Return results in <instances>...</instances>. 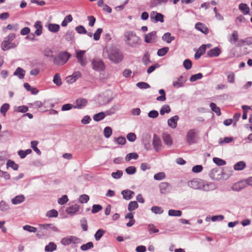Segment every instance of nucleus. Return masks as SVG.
I'll use <instances>...</instances> for the list:
<instances>
[{"label":"nucleus","instance_id":"obj_53","mask_svg":"<svg viewBox=\"0 0 252 252\" xmlns=\"http://www.w3.org/2000/svg\"><path fill=\"white\" fill-rule=\"evenodd\" d=\"M213 161L218 166H222L226 164V161L225 160L219 158H213Z\"/></svg>","mask_w":252,"mask_h":252},{"label":"nucleus","instance_id":"obj_49","mask_svg":"<svg viewBox=\"0 0 252 252\" xmlns=\"http://www.w3.org/2000/svg\"><path fill=\"white\" fill-rule=\"evenodd\" d=\"M38 144V142L37 141H32L31 143V147L38 155H40L41 153L40 150L37 147Z\"/></svg>","mask_w":252,"mask_h":252},{"label":"nucleus","instance_id":"obj_48","mask_svg":"<svg viewBox=\"0 0 252 252\" xmlns=\"http://www.w3.org/2000/svg\"><path fill=\"white\" fill-rule=\"evenodd\" d=\"M182 214V212L180 210H176L170 209L168 211V215L174 217H180Z\"/></svg>","mask_w":252,"mask_h":252},{"label":"nucleus","instance_id":"obj_47","mask_svg":"<svg viewBox=\"0 0 252 252\" xmlns=\"http://www.w3.org/2000/svg\"><path fill=\"white\" fill-rule=\"evenodd\" d=\"M73 20L72 17L70 14H69L65 17L64 20L62 21L61 25L62 27H66L67 24L71 22Z\"/></svg>","mask_w":252,"mask_h":252},{"label":"nucleus","instance_id":"obj_64","mask_svg":"<svg viewBox=\"0 0 252 252\" xmlns=\"http://www.w3.org/2000/svg\"><path fill=\"white\" fill-rule=\"evenodd\" d=\"M58 216V212L55 209H52L47 212L46 216L48 218L57 217Z\"/></svg>","mask_w":252,"mask_h":252},{"label":"nucleus","instance_id":"obj_40","mask_svg":"<svg viewBox=\"0 0 252 252\" xmlns=\"http://www.w3.org/2000/svg\"><path fill=\"white\" fill-rule=\"evenodd\" d=\"M30 106L34 107V108H42V107H46L45 106V104H46V103L45 102H42L41 101H35L34 102L32 103H30L29 104Z\"/></svg>","mask_w":252,"mask_h":252},{"label":"nucleus","instance_id":"obj_24","mask_svg":"<svg viewBox=\"0 0 252 252\" xmlns=\"http://www.w3.org/2000/svg\"><path fill=\"white\" fill-rule=\"evenodd\" d=\"M206 48V45L203 44L198 48L194 55V58L196 60L199 59L200 57L205 53Z\"/></svg>","mask_w":252,"mask_h":252},{"label":"nucleus","instance_id":"obj_7","mask_svg":"<svg viewBox=\"0 0 252 252\" xmlns=\"http://www.w3.org/2000/svg\"><path fill=\"white\" fill-rule=\"evenodd\" d=\"M92 68L96 71H101L104 70L105 66L103 61L99 58H94L92 61Z\"/></svg>","mask_w":252,"mask_h":252},{"label":"nucleus","instance_id":"obj_17","mask_svg":"<svg viewBox=\"0 0 252 252\" xmlns=\"http://www.w3.org/2000/svg\"><path fill=\"white\" fill-rule=\"evenodd\" d=\"M160 192L162 194H165L170 191V184L167 182H162L159 185Z\"/></svg>","mask_w":252,"mask_h":252},{"label":"nucleus","instance_id":"obj_27","mask_svg":"<svg viewBox=\"0 0 252 252\" xmlns=\"http://www.w3.org/2000/svg\"><path fill=\"white\" fill-rule=\"evenodd\" d=\"M238 37L239 35L238 32L237 31H234L230 35L228 40L230 43L235 45L239 39Z\"/></svg>","mask_w":252,"mask_h":252},{"label":"nucleus","instance_id":"obj_35","mask_svg":"<svg viewBox=\"0 0 252 252\" xmlns=\"http://www.w3.org/2000/svg\"><path fill=\"white\" fill-rule=\"evenodd\" d=\"M210 107L212 111L214 112L217 114V115L220 116L221 115L220 108L218 107L215 103L211 102L210 104Z\"/></svg>","mask_w":252,"mask_h":252},{"label":"nucleus","instance_id":"obj_41","mask_svg":"<svg viewBox=\"0 0 252 252\" xmlns=\"http://www.w3.org/2000/svg\"><path fill=\"white\" fill-rule=\"evenodd\" d=\"M105 231L102 229H99L94 234V238L96 241H99L105 234Z\"/></svg>","mask_w":252,"mask_h":252},{"label":"nucleus","instance_id":"obj_15","mask_svg":"<svg viewBox=\"0 0 252 252\" xmlns=\"http://www.w3.org/2000/svg\"><path fill=\"white\" fill-rule=\"evenodd\" d=\"M80 210V206L78 204H74L67 207L66 209V212L67 214L73 216L77 213Z\"/></svg>","mask_w":252,"mask_h":252},{"label":"nucleus","instance_id":"obj_59","mask_svg":"<svg viewBox=\"0 0 252 252\" xmlns=\"http://www.w3.org/2000/svg\"><path fill=\"white\" fill-rule=\"evenodd\" d=\"M39 228L40 229L38 231L36 234L37 237L40 238L42 236H46L48 235L49 232H47V230L44 229L43 227H39Z\"/></svg>","mask_w":252,"mask_h":252},{"label":"nucleus","instance_id":"obj_31","mask_svg":"<svg viewBox=\"0 0 252 252\" xmlns=\"http://www.w3.org/2000/svg\"><path fill=\"white\" fill-rule=\"evenodd\" d=\"M239 9L244 14H248L250 12V8L248 5L244 3H241L239 5Z\"/></svg>","mask_w":252,"mask_h":252},{"label":"nucleus","instance_id":"obj_44","mask_svg":"<svg viewBox=\"0 0 252 252\" xmlns=\"http://www.w3.org/2000/svg\"><path fill=\"white\" fill-rule=\"evenodd\" d=\"M138 157V155L136 153H130L126 156L125 159L126 161H129L132 159H137Z\"/></svg>","mask_w":252,"mask_h":252},{"label":"nucleus","instance_id":"obj_33","mask_svg":"<svg viewBox=\"0 0 252 252\" xmlns=\"http://www.w3.org/2000/svg\"><path fill=\"white\" fill-rule=\"evenodd\" d=\"M162 39L166 41L168 43H170L172 41L175 39V37L171 35L170 32H166L163 34L162 37Z\"/></svg>","mask_w":252,"mask_h":252},{"label":"nucleus","instance_id":"obj_43","mask_svg":"<svg viewBox=\"0 0 252 252\" xmlns=\"http://www.w3.org/2000/svg\"><path fill=\"white\" fill-rule=\"evenodd\" d=\"M142 60V62L145 65H147L151 63L150 54L148 51L145 52Z\"/></svg>","mask_w":252,"mask_h":252},{"label":"nucleus","instance_id":"obj_22","mask_svg":"<svg viewBox=\"0 0 252 252\" xmlns=\"http://www.w3.org/2000/svg\"><path fill=\"white\" fill-rule=\"evenodd\" d=\"M221 53V50L219 47H215L207 52L209 57H218Z\"/></svg>","mask_w":252,"mask_h":252},{"label":"nucleus","instance_id":"obj_5","mask_svg":"<svg viewBox=\"0 0 252 252\" xmlns=\"http://www.w3.org/2000/svg\"><path fill=\"white\" fill-rule=\"evenodd\" d=\"M198 131L194 129H189L186 135V141L189 145H192L196 143L198 138L197 136Z\"/></svg>","mask_w":252,"mask_h":252},{"label":"nucleus","instance_id":"obj_23","mask_svg":"<svg viewBox=\"0 0 252 252\" xmlns=\"http://www.w3.org/2000/svg\"><path fill=\"white\" fill-rule=\"evenodd\" d=\"M46 27L49 31L53 33L57 32L60 29V25L57 24L49 23L46 25Z\"/></svg>","mask_w":252,"mask_h":252},{"label":"nucleus","instance_id":"obj_55","mask_svg":"<svg viewBox=\"0 0 252 252\" xmlns=\"http://www.w3.org/2000/svg\"><path fill=\"white\" fill-rule=\"evenodd\" d=\"M81 76V74L80 72L77 71V72H74L72 74V75L70 77V83H72L74 82L75 81H76L77 80V79L79 78Z\"/></svg>","mask_w":252,"mask_h":252},{"label":"nucleus","instance_id":"obj_63","mask_svg":"<svg viewBox=\"0 0 252 252\" xmlns=\"http://www.w3.org/2000/svg\"><path fill=\"white\" fill-rule=\"evenodd\" d=\"M44 55L46 57L51 58L54 59L55 56L53 55V51L49 48H46L43 50Z\"/></svg>","mask_w":252,"mask_h":252},{"label":"nucleus","instance_id":"obj_46","mask_svg":"<svg viewBox=\"0 0 252 252\" xmlns=\"http://www.w3.org/2000/svg\"><path fill=\"white\" fill-rule=\"evenodd\" d=\"M53 81L57 86H60L62 84V80L59 73L55 74Z\"/></svg>","mask_w":252,"mask_h":252},{"label":"nucleus","instance_id":"obj_12","mask_svg":"<svg viewBox=\"0 0 252 252\" xmlns=\"http://www.w3.org/2000/svg\"><path fill=\"white\" fill-rule=\"evenodd\" d=\"M75 105L73 106L74 109H82L88 104V100L86 98H79L76 100Z\"/></svg>","mask_w":252,"mask_h":252},{"label":"nucleus","instance_id":"obj_10","mask_svg":"<svg viewBox=\"0 0 252 252\" xmlns=\"http://www.w3.org/2000/svg\"><path fill=\"white\" fill-rule=\"evenodd\" d=\"M152 144L155 151L158 152L161 150L162 145L159 137L156 134L154 135Z\"/></svg>","mask_w":252,"mask_h":252},{"label":"nucleus","instance_id":"obj_34","mask_svg":"<svg viewBox=\"0 0 252 252\" xmlns=\"http://www.w3.org/2000/svg\"><path fill=\"white\" fill-rule=\"evenodd\" d=\"M120 109V106L119 105L113 106L109 110H108L104 112L106 116L110 115L113 114L115 112Z\"/></svg>","mask_w":252,"mask_h":252},{"label":"nucleus","instance_id":"obj_25","mask_svg":"<svg viewBox=\"0 0 252 252\" xmlns=\"http://www.w3.org/2000/svg\"><path fill=\"white\" fill-rule=\"evenodd\" d=\"M168 0H150V7L151 8L157 7L162 4H166Z\"/></svg>","mask_w":252,"mask_h":252},{"label":"nucleus","instance_id":"obj_30","mask_svg":"<svg viewBox=\"0 0 252 252\" xmlns=\"http://www.w3.org/2000/svg\"><path fill=\"white\" fill-rule=\"evenodd\" d=\"M163 140L164 143L167 146H171L172 144V139L171 136L168 133H163L162 135Z\"/></svg>","mask_w":252,"mask_h":252},{"label":"nucleus","instance_id":"obj_60","mask_svg":"<svg viewBox=\"0 0 252 252\" xmlns=\"http://www.w3.org/2000/svg\"><path fill=\"white\" fill-rule=\"evenodd\" d=\"M114 142L117 143L119 145H124L126 143V138L123 136H119L114 138Z\"/></svg>","mask_w":252,"mask_h":252},{"label":"nucleus","instance_id":"obj_26","mask_svg":"<svg viewBox=\"0 0 252 252\" xmlns=\"http://www.w3.org/2000/svg\"><path fill=\"white\" fill-rule=\"evenodd\" d=\"M34 27L36 29L34 32V34L37 36H39L42 34L43 26L41 22L40 21H36L34 25Z\"/></svg>","mask_w":252,"mask_h":252},{"label":"nucleus","instance_id":"obj_20","mask_svg":"<svg viewBox=\"0 0 252 252\" xmlns=\"http://www.w3.org/2000/svg\"><path fill=\"white\" fill-rule=\"evenodd\" d=\"M157 38V32L153 31L145 35V41L146 43H151Z\"/></svg>","mask_w":252,"mask_h":252},{"label":"nucleus","instance_id":"obj_14","mask_svg":"<svg viewBox=\"0 0 252 252\" xmlns=\"http://www.w3.org/2000/svg\"><path fill=\"white\" fill-rule=\"evenodd\" d=\"M85 52L86 51L84 50L76 51V58L78 63L82 66H85L87 64L86 60L83 58Z\"/></svg>","mask_w":252,"mask_h":252},{"label":"nucleus","instance_id":"obj_13","mask_svg":"<svg viewBox=\"0 0 252 252\" xmlns=\"http://www.w3.org/2000/svg\"><path fill=\"white\" fill-rule=\"evenodd\" d=\"M247 185V180L241 181L235 183L232 187V189L234 191H239L245 188Z\"/></svg>","mask_w":252,"mask_h":252},{"label":"nucleus","instance_id":"obj_37","mask_svg":"<svg viewBox=\"0 0 252 252\" xmlns=\"http://www.w3.org/2000/svg\"><path fill=\"white\" fill-rule=\"evenodd\" d=\"M57 249V246L54 242H50L48 245L45 247L46 252H52Z\"/></svg>","mask_w":252,"mask_h":252},{"label":"nucleus","instance_id":"obj_38","mask_svg":"<svg viewBox=\"0 0 252 252\" xmlns=\"http://www.w3.org/2000/svg\"><path fill=\"white\" fill-rule=\"evenodd\" d=\"M105 117V114L103 112H99L94 114L93 116V119L96 122H99L103 120Z\"/></svg>","mask_w":252,"mask_h":252},{"label":"nucleus","instance_id":"obj_54","mask_svg":"<svg viewBox=\"0 0 252 252\" xmlns=\"http://www.w3.org/2000/svg\"><path fill=\"white\" fill-rule=\"evenodd\" d=\"M246 19L245 17L242 15H240L238 16L235 20L236 24L238 27H240L241 26V23H246Z\"/></svg>","mask_w":252,"mask_h":252},{"label":"nucleus","instance_id":"obj_62","mask_svg":"<svg viewBox=\"0 0 252 252\" xmlns=\"http://www.w3.org/2000/svg\"><path fill=\"white\" fill-rule=\"evenodd\" d=\"M9 108V104L8 103H4L1 106L0 112L2 114V115L4 116Z\"/></svg>","mask_w":252,"mask_h":252},{"label":"nucleus","instance_id":"obj_8","mask_svg":"<svg viewBox=\"0 0 252 252\" xmlns=\"http://www.w3.org/2000/svg\"><path fill=\"white\" fill-rule=\"evenodd\" d=\"M150 19L151 21L153 23H157L158 22L163 23L164 22V15L156 11H152L150 13Z\"/></svg>","mask_w":252,"mask_h":252},{"label":"nucleus","instance_id":"obj_58","mask_svg":"<svg viewBox=\"0 0 252 252\" xmlns=\"http://www.w3.org/2000/svg\"><path fill=\"white\" fill-rule=\"evenodd\" d=\"M151 210L155 214H161L163 212V210L161 207L159 206H153Z\"/></svg>","mask_w":252,"mask_h":252},{"label":"nucleus","instance_id":"obj_9","mask_svg":"<svg viewBox=\"0 0 252 252\" xmlns=\"http://www.w3.org/2000/svg\"><path fill=\"white\" fill-rule=\"evenodd\" d=\"M188 185L194 189H201L203 185V181L198 179H193L188 182Z\"/></svg>","mask_w":252,"mask_h":252},{"label":"nucleus","instance_id":"obj_2","mask_svg":"<svg viewBox=\"0 0 252 252\" xmlns=\"http://www.w3.org/2000/svg\"><path fill=\"white\" fill-rule=\"evenodd\" d=\"M124 41L126 45L135 47L139 44L140 38L134 32L127 31L124 34Z\"/></svg>","mask_w":252,"mask_h":252},{"label":"nucleus","instance_id":"obj_52","mask_svg":"<svg viewBox=\"0 0 252 252\" xmlns=\"http://www.w3.org/2000/svg\"><path fill=\"white\" fill-rule=\"evenodd\" d=\"M94 247V244L92 242H89L85 244L82 245L80 249L81 250L83 251H87L91 248H93Z\"/></svg>","mask_w":252,"mask_h":252},{"label":"nucleus","instance_id":"obj_28","mask_svg":"<svg viewBox=\"0 0 252 252\" xmlns=\"http://www.w3.org/2000/svg\"><path fill=\"white\" fill-rule=\"evenodd\" d=\"M218 172L219 170L218 168H213L210 172L209 176L212 179L218 180L220 178L219 177L220 175V172L219 173Z\"/></svg>","mask_w":252,"mask_h":252},{"label":"nucleus","instance_id":"obj_57","mask_svg":"<svg viewBox=\"0 0 252 252\" xmlns=\"http://www.w3.org/2000/svg\"><path fill=\"white\" fill-rule=\"evenodd\" d=\"M169 51V48L167 47H163L158 50L157 55L159 57L164 56Z\"/></svg>","mask_w":252,"mask_h":252},{"label":"nucleus","instance_id":"obj_39","mask_svg":"<svg viewBox=\"0 0 252 252\" xmlns=\"http://www.w3.org/2000/svg\"><path fill=\"white\" fill-rule=\"evenodd\" d=\"M171 111V109L169 105L167 104L163 105L160 109V114L162 116L164 115L165 113H169Z\"/></svg>","mask_w":252,"mask_h":252},{"label":"nucleus","instance_id":"obj_32","mask_svg":"<svg viewBox=\"0 0 252 252\" xmlns=\"http://www.w3.org/2000/svg\"><path fill=\"white\" fill-rule=\"evenodd\" d=\"M25 198L23 195H17L12 199L13 204H18L24 201Z\"/></svg>","mask_w":252,"mask_h":252},{"label":"nucleus","instance_id":"obj_16","mask_svg":"<svg viewBox=\"0 0 252 252\" xmlns=\"http://www.w3.org/2000/svg\"><path fill=\"white\" fill-rule=\"evenodd\" d=\"M179 120V117L178 115H175L167 121L168 126L172 128H175L177 126V122Z\"/></svg>","mask_w":252,"mask_h":252},{"label":"nucleus","instance_id":"obj_11","mask_svg":"<svg viewBox=\"0 0 252 252\" xmlns=\"http://www.w3.org/2000/svg\"><path fill=\"white\" fill-rule=\"evenodd\" d=\"M186 81V78L183 75H181L179 78L174 79L173 81V86L177 88L182 87Z\"/></svg>","mask_w":252,"mask_h":252},{"label":"nucleus","instance_id":"obj_51","mask_svg":"<svg viewBox=\"0 0 252 252\" xmlns=\"http://www.w3.org/2000/svg\"><path fill=\"white\" fill-rule=\"evenodd\" d=\"M158 93L161 95L157 97L156 99L159 101H164L166 100V94L164 90L160 89L159 90Z\"/></svg>","mask_w":252,"mask_h":252},{"label":"nucleus","instance_id":"obj_61","mask_svg":"<svg viewBox=\"0 0 252 252\" xmlns=\"http://www.w3.org/2000/svg\"><path fill=\"white\" fill-rule=\"evenodd\" d=\"M6 165L7 167H10L14 170H17L18 169L19 165L15 163L14 161L11 160H8L7 162Z\"/></svg>","mask_w":252,"mask_h":252},{"label":"nucleus","instance_id":"obj_18","mask_svg":"<svg viewBox=\"0 0 252 252\" xmlns=\"http://www.w3.org/2000/svg\"><path fill=\"white\" fill-rule=\"evenodd\" d=\"M39 227H43L48 232V234L51 232V231L58 232V228L53 224H39Z\"/></svg>","mask_w":252,"mask_h":252},{"label":"nucleus","instance_id":"obj_36","mask_svg":"<svg viewBox=\"0 0 252 252\" xmlns=\"http://www.w3.org/2000/svg\"><path fill=\"white\" fill-rule=\"evenodd\" d=\"M74 32L72 31H68L64 35L63 37L67 41H72L74 39Z\"/></svg>","mask_w":252,"mask_h":252},{"label":"nucleus","instance_id":"obj_29","mask_svg":"<svg viewBox=\"0 0 252 252\" xmlns=\"http://www.w3.org/2000/svg\"><path fill=\"white\" fill-rule=\"evenodd\" d=\"M13 75L17 76L19 79H23L25 75V70L23 68L18 67L14 71Z\"/></svg>","mask_w":252,"mask_h":252},{"label":"nucleus","instance_id":"obj_3","mask_svg":"<svg viewBox=\"0 0 252 252\" xmlns=\"http://www.w3.org/2000/svg\"><path fill=\"white\" fill-rule=\"evenodd\" d=\"M16 35L14 33H10L5 37L1 42V49L3 51H6L10 49L14 48L17 44L12 41L15 38Z\"/></svg>","mask_w":252,"mask_h":252},{"label":"nucleus","instance_id":"obj_56","mask_svg":"<svg viewBox=\"0 0 252 252\" xmlns=\"http://www.w3.org/2000/svg\"><path fill=\"white\" fill-rule=\"evenodd\" d=\"M103 133L104 136L106 138H109L112 134V129L111 127L109 126H106V127H105L104 129Z\"/></svg>","mask_w":252,"mask_h":252},{"label":"nucleus","instance_id":"obj_21","mask_svg":"<svg viewBox=\"0 0 252 252\" xmlns=\"http://www.w3.org/2000/svg\"><path fill=\"white\" fill-rule=\"evenodd\" d=\"M195 29L201 32L207 34L209 32V29L202 23H197L195 25Z\"/></svg>","mask_w":252,"mask_h":252},{"label":"nucleus","instance_id":"obj_45","mask_svg":"<svg viewBox=\"0 0 252 252\" xmlns=\"http://www.w3.org/2000/svg\"><path fill=\"white\" fill-rule=\"evenodd\" d=\"M138 207V204L135 201H130L128 205V210L131 212Z\"/></svg>","mask_w":252,"mask_h":252},{"label":"nucleus","instance_id":"obj_42","mask_svg":"<svg viewBox=\"0 0 252 252\" xmlns=\"http://www.w3.org/2000/svg\"><path fill=\"white\" fill-rule=\"evenodd\" d=\"M246 167V163L241 161L236 163L234 166V169L235 170L239 171L243 170Z\"/></svg>","mask_w":252,"mask_h":252},{"label":"nucleus","instance_id":"obj_50","mask_svg":"<svg viewBox=\"0 0 252 252\" xmlns=\"http://www.w3.org/2000/svg\"><path fill=\"white\" fill-rule=\"evenodd\" d=\"M233 140L232 137H225L223 139L220 138L219 143L220 145H223L225 143H229Z\"/></svg>","mask_w":252,"mask_h":252},{"label":"nucleus","instance_id":"obj_19","mask_svg":"<svg viewBox=\"0 0 252 252\" xmlns=\"http://www.w3.org/2000/svg\"><path fill=\"white\" fill-rule=\"evenodd\" d=\"M123 198L126 200L132 199L134 195V192L129 189L123 190L121 192Z\"/></svg>","mask_w":252,"mask_h":252},{"label":"nucleus","instance_id":"obj_4","mask_svg":"<svg viewBox=\"0 0 252 252\" xmlns=\"http://www.w3.org/2000/svg\"><path fill=\"white\" fill-rule=\"evenodd\" d=\"M70 55L67 52H61L58 56H55L53 63L57 65H63L69 60Z\"/></svg>","mask_w":252,"mask_h":252},{"label":"nucleus","instance_id":"obj_1","mask_svg":"<svg viewBox=\"0 0 252 252\" xmlns=\"http://www.w3.org/2000/svg\"><path fill=\"white\" fill-rule=\"evenodd\" d=\"M103 57L104 58H108L111 62L118 63L121 62L124 59V56L120 50L115 48L104 50Z\"/></svg>","mask_w":252,"mask_h":252},{"label":"nucleus","instance_id":"obj_6","mask_svg":"<svg viewBox=\"0 0 252 252\" xmlns=\"http://www.w3.org/2000/svg\"><path fill=\"white\" fill-rule=\"evenodd\" d=\"M62 245L67 246L71 244H77L81 243V240L75 236H69L63 238L61 241Z\"/></svg>","mask_w":252,"mask_h":252}]
</instances>
